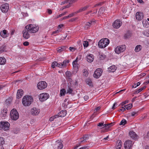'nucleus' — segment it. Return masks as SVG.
Masks as SVG:
<instances>
[{
  "instance_id": "27",
  "label": "nucleus",
  "mask_w": 149,
  "mask_h": 149,
  "mask_svg": "<svg viewBox=\"0 0 149 149\" xmlns=\"http://www.w3.org/2000/svg\"><path fill=\"white\" fill-rule=\"evenodd\" d=\"M109 71L110 72H114L116 69V68L115 65H112L108 68Z\"/></svg>"
},
{
  "instance_id": "61",
  "label": "nucleus",
  "mask_w": 149,
  "mask_h": 149,
  "mask_svg": "<svg viewBox=\"0 0 149 149\" xmlns=\"http://www.w3.org/2000/svg\"><path fill=\"white\" fill-rule=\"evenodd\" d=\"M91 26V25H90V24H88V22H87L85 28L88 29Z\"/></svg>"
},
{
  "instance_id": "31",
  "label": "nucleus",
  "mask_w": 149,
  "mask_h": 149,
  "mask_svg": "<svg viewBox=\"0 0 149 149\" xmlns=\"http://www.w3.org/2000/svg\"><path fill=\"white\" fill-rule=\"evenodd\" d=\"M67 47L65 46H63L61 47H59L58 48L57 51L58 52H60L62 51L65 50Z\"/></svg>"
},
{
  "instance_id": "48",
  "label": "nucleus",
  "mask_w": 149,
  "mask_h": 149,
  "mask_svg": "<svg viewBox=\"0 0 149 149\" xmlns=\"http://www.w3.org/2000/svg\"><path fill=\"white\" fill-rule=\"evenodd\" d=\"M5 47L4 46H2L0 47V53L4 52L5 50Z\"/></svg>"
},
{
  "instance_id": "43",
  "label": "nucleus",
  "mask_w": 149,
  "mask_h": 149,
  "mask_svg": "<svg viewBox=\"0 0 149 149\" xmlns=\"http://www.w3.org/2000/svg\"><path fill=\"white\" fill-rule=\"evenodd\" d=\"M127 123L126 120L125 119L122 120L120 123V125H124Z\"/></svg>"
},
{
  "instance_id": "22",
  "label": "nucleus",
  "mask_w": 149,
  "mask_h": 149,
  "mask_svg": "<svg viewBox=\"0 0 149 149\" xmlns=\"http://www.w3.org/2000/svg\"><path fill=\"white\" fill-rule=\"evenodd\" d=\"M23 94V92L22 90H18L17 91V98L19 99L21 98Z\"/></svg>"
},
{
  "instance_id": "50",
  "label": "nucleus",
  "mask_w": 149,
  "mask_h": 149,
  "mask_svg": "<svg viewBox=\"0 0 149 149\" xmlns=\"http://www.w3.org/2000/svg\"><path fill=\"white\" fill-rule=\"evenodd\" d=\"M141 83L139 82H138L136 84H134V85L132 86V88H136V87H137L138 86L140 85V84Z\"/></svg>"
},
{
  "instance_id": "24",
  "label": "nucleus",
  "mask_w": 149,
  "mask_h": 149,
  "mask_svg": "<svg viewBox=\"0 0 149 149\" xmlns=\"http://www.w3.org/2000/svg\"><path fill=\"white\" fill-rule=\"evenodd\" d=\"M89 7V6L87 5L84 7H83L80 8L77 11V13L81 12L83 11H84L87 10V8Z\"/></svg>"
},
{
  "instance_id": "58",
  "label": "nucleus",
  "mask_w": 149,
  "mask_h": 149,
  "mask_svg": "<svg viewBox=\"0 0 149 149\" xmlns=\"http://www.w3.org/2000/svg\"><path fill=\"white\" fill-rule=\"evenodd\" d=\"M100 109V107H96L94 110V112H97V111H99Z\"/></svg>"
},
{
  "instance_id": "21",
  "label": "nucleus",
  "mask_w": 149,
  "mask_h": 149,
  "mask_svg": "<svg viewBox=\"0 0 149 149\" xmlns=\"http://www.w3.org/2000/svg\"><path fill=\"white\" fill-rule=\"evenodd\" d=\"M129 135L130 137L133 139L135 140L137 139V136L134 132L133 131L130 132Z\"/></svg>"
},
{
  "instance_id": "10",
  "label": "nucleus",
  "mask_w": 149,
  "mask_h": 149,
  "mask_svg": "<svg viewBox=\"0 0 149 149\" xmlns=\"http://www.w3.org/2000/svg\"><path fill=\"white\" fill-rule=\"evenodd\" d=\"M61 140H58L55 142L54 146V149H62L63 145L61 143Z\"/></svg>"
},
{
  "instance_id": "47",
  "label": "nucleus",
  "mask_w": 149,
  "mask_h": 149,
  "mask_svg": "<svg viewBox=\"0 0 149 149\" xmlns=\"http://www.w3.org/2000/svg\"><path fill=\"white\" fill-rule=\"evenodd\" d=\"M77 11H76L75 12L71 14H70L68 16V18L72 17V16H73L74 15L76 14H77Z\"/></svg>"
},
{
  "instance_id": "4",
  "label": "nucleus",
  "mask_w": 149,
  "mask_h": 149,
  "mask_svg": "<svg viewBox=\"0 0 149 149\" xmlns=\"http://www.w3.org/2000/svg\"><path fill=\"white\" fill-rule=\"evenodd\" d=\"M10 114L11 119L13 120H16L19 118V113L15 109H13L10 111Z\"/></svg>"
},
{
  "instance_id": "57",
  "label": "nucleus",
  "mask_w": 149,
  "mask_h": 149,
  "mask_svg": "<svg viewBox=\"0 0 149 149\" xmlns=\"http://www.w3.org/2000/svg\"><path fill=\"white\" fill-rule=\"evenodd\" d=\"M29 44V43L28 41H25L23 43V45L25 46H27Z\"/></svg>"
},
{
  "instance_id": "1",
  "label": "nucleus",
  "mask_w": 149,
  "mask_h": 149,
  "mask_svg": "<svg viewBox=\"0 0 149 149\" xmlns=\"http://www.w3.org/2000/svg\"><path fill=\"white\" fill-rule=\"evenodd\" d=\"M33 99L32 97L26 95L24 96L22 100V103L24 106H30L33 102Z\"/></svg>"
},
{
  "instance_id": "59",
  "label": "nucleus",
  "mask_w": 149,
  "mask_h": 149,
  "mask_svg": "<svg viewBox=\"0 0 149 149\" xmlns=\"http://www.w3.org/2000/svg\"><path fill=\"white\" fill-rule=\"evenodd\" d=\"M137 112L134 111L132 112L131 113V116H134L136 115H137Z\"/></svg>"
},
{
  "instance_id": "11",
  "label": "nucleus",
  "mask_w": 149,
  "mask_h": 149,
  "mask_svg": "<svg viewBox=\"0 0 149 149\" xmlns=\"http://www.w3.org/2000/svg\"><path fill=\"white\" fill-rule=\"evenodd\" d=\"M9 6V4L7 3L2 4L0 7L1 11L4 13H6L8 10Z\"/></svg>"
},
{
  "instance_id": "34",
  "label": "nucleus",
  "mask_w": 149,
  "mask_h": 149,
  "mask_svg": "<svg viewBox=\"0 0 149 149\" xmlns=\"http://www.w3.org/2000/svg\"><path fill=\"white\" fill-rule=\"evenodd\" d=\"M132 36V33L131 32L128 31L125 34L124 37L125 38H129Z\"/></svg>"
},
{
  "instance_id": "54",
  "label": "nucleus",
  "mask_w": 149,
  "mask_h": 149,
  "mask_svg": "<svg viewBox=\"0 0 149 149\" xmlns=\"http://www.w3.org/2000/svg\"><path fill=\"white\" fill-rule=\"evenodd\" d=\"M141 91H142V90L141 89V88H140L135 91V93H136V94L138 93L139 92H140Z\"/></svg>"
},
{
  "instance_id": "53",
  "label": "nucleus",
  "mask_w": 149,
  "mask_h": 149,
  "mask_svg": "<svg viewBox=\"0 0 149 149\" xmlns=\"http://www.w3.org/2000/svg\"><path fill=\"white\" fill-rule=\"evenodd\" d=\"M57 66H58L59 68H64L63 67V65L62 63H57Z\"/></svg>"
},
{
  "instance_id": "8",
  "label": "nucleus",
  "mask_w": 149,
  "mask_h": 149,
  "mask_svg": "<svg viewBox=\"0 0 149 149\" xmlns=\"http://www.w3.org/2000/svg\"><path fill=\"white\" fill-rule=\"evenodd\" d=\"M102 70L101 68H97L93 74V77L96 78H98L102 74Z\"/></svg>"
},
{
  "instance_id": "64",
  "label": "nucleus",
  "mask_w": 149,
  "mask_h": 149,
  "mask_svg": "<svg viewBox=\"0 0 149 149\" xmlns=\"http://www.w3.org/2000/svg\"><path fill=\"white\" fill-rule=\"evenodd\" d=\"M77 18H72L69 20V22H73L77 19Z\"/></svg>"
},
{
  "instance_id": "39",
  "label": "nucleus",
  "mask_w": 149,
  "mask_h": 149,
  "mask_svg": "<svg viewBox=\"0 0 149 149\" xmlns=\"http://www.w3.org/2000/svg\"><path fill=\"white\" fill-rule=\"evenodd\" d=\"M132 104H129L127 105H125L124 107H125L126 109L127 110L130 109L132 108Z\"/></svg>"
},
{
  "instance_id": "52",
  "label": "nucleus",
  "mask_w": 149,
  "mask_h": 149,
  "mask_svg": "<svg viewBox=\"0 0 149 149\" xmlns=\"http://www.w3.org/2000/svg\"><path fill=\"white\" fill-rule=\"evenodd\" d=\"M104 122H102L101 123H99L97 125V126H98L100 127H103L102 126H104Z\"/></svg>"
},
{
  "instance_id": "12",
  "label": "nucleus",
  "mask_w": 149,
  "mask_h": 149,
  "mask_svg": "<svg viewBox=\"0 0 149 149\" xmlns=\"http://www.w3.org/2000/svg\"><path fill=\"white\" fill-rule=\"evenodd\" d=\"M122 24V22L120 20L117 19L115 20L113 24V26L116 29H118Z\"/></svg>"
},
{
  "instance_id": "60",
  "label": "nucleus",
  "mask_w": 149,
  "mask_h": 149,
  "mask_svg": "<svg viewBox=\"0 0 149 149\" xmlns=\"http://www.w3.org/2000/svg\"><path fill=\"white\" fill-rule=\"evenodd\" d=\"M125 108L124 107H122V108L120 110H118V111L120 112V111H125Z\"/></svg>"
},
{
  "instance_id": "18",
  "label": "nucleus",
  "mask_w": 149,
  "mask_h": 149,
  "mask_svg": "<svg viewBox=\"0 0 149 149\" xmlns=\"http://www.w3.org/2000/svg\"><path fill=\"white\" fill-rule=\"evenodd\" d=\"M144 15L143 13L141 12H137L136 15V19L139 21L141 20L143 18Z\"/></svg>"
},
{
  "instance_id": "56",
  "label": "nucleus",
  "mask_w": 149,
  "mask_h": 149,
  "mask_svg": "<svg viewBox=\"0 0 149 149\" xmlns=\"http://www.w3.org/2000/svg\"><path fill=\"white\" fill-rule=\"evenodd\" d=\"M70 7V4L69 3V4H68L67 5H66L65 6H64L63 8H62V9H61V10H63V9L64 8H69Z\"/></svg>"
},
{
  "instance_id": "42",
  "label": "nucleus",
  "mask_w": 149,
  "mask_h": 149,
  "mask_svg": "<svg viewBox=\"0 0 149 149\" xmlns=\"http://www.w3.org/2000/svg\"><path fill=\"white\" fill-rule=\"evenodd\" d=\"M77 58L73 62L72 64L74 67H77Z\"/></svg>"
},
{
  "instance_id": "46",
  "label": "nucleus",
  "mask_w": 149,
  "mask_h": 149,
  "mask_svg": "<svg viewBox=\"0 0 149 149\" xmlns=\"http://www.w3.org/2000/svg\"><path fill=\"white\" fill-rule=\"evenodd\" d=\"M57 62L56 61H54L52 63V68H54L56 66H57Z\"/></svg>"
},
{
  "instance_id": "6",
  "label": "nucleus",
  "mask_w": 149,
  "mask_h": 149,
  "mask_svg": "<svg viewBox=\"0 0 149 149\" xmlns=\"http://www.w3.org/2000/svg\"><path fill=\"white\" fill-rule=\"evenodd\" d=\"M126 47L125 45H122L117 46L115 49V52L119 54L125 51L126 49Z\"/></svg>"
},
{
  "instance_id": "9",
  "label": "nucleus",
  "mask_w": 149,
  "mask_h": 149,
  "mask_svg": "<svg viewBox=\"0 0 149 149\" xmlns=\"http://www.w3.org/2000/svg\"><path fill=\"white\" fill-rule=\"evenodd\" d=\"M47 86V84L44 81L40 82L37 84V87L38 89L40 90H42L45 88Z\"/></svg>"
},
{
  "instance_id": "14",
  "label": "nucleus",
  "mask_w": 149,
  "mask_h": 149,
  "mask_svg": "<svg viewBox=\"0 0 149 149\" xmlns=\"http://www.w3.org/2000/svg\"><path fill=\"white\" fill-rule=\"evenodd\" d=\"M40 111V109L36 107H33L31 109V112L32 115L36 116L39 114Z\"/></svg>"
},
{
  "instance_id": "16",
  "label": "nucleus",
  "mask_w": 149,
  "mask_h": 149,
  "mask_svg": "<svg viewBox=\"0 0 149 149\" xmlns=\"http://www.w3.org/2000/svg\"><path fill=\"white\" fill-rule=\"evenodd\" d=\"M132 142L130 140H127L124 143V147L125 149H130L132 145Z\"/></svg>"
},
{
  "instance_id": "41",
  "label": "nucleus",
  "mask_w": 149,
  "mask_h": 149,
  "mask_svg": "<svg viewBox=\"0 0 149 149\" xmlns=\"http://www.w3.org/2000/svg\"><path fill=\"white\" fill-rule=\"evenodd\" d=\"M83 71V75L85 77H87L88 74V72L87 70L86 69H84Z\"/></svg>"
},
{
  "instance_id": "37",
  "label": "nucleus",
  "mask_w": 149,
  "mask_h": 149,
  "mask_svg": "<svg viewBox=\"0 0 149 149\" xmlns=\"http://www.w3.org/2000/svg\"><path fill=\"white\" fill-rule=\"evenodd\" d=\"M73 91V90L72 88L68 86V88L67 90V93L71 94Z\"/></svg>"
},
{
  "instance_id": "35",
  "label": "nucleus",
  "mask_w": 149,
  "mask_h": 149,
  "mask_svg": "<svg viewBox=\"0 0 149 149\" xmlns=\"http://www.w3.org/2000/svg\"><path fill=\"white\" fill-rule=\"evenodd\" d=\"M142 23L144 27H148L149 26V24L148 22L146 20L143 21Z\"/></svg>"
},
{
  "instance_id": "62",
  "label": "nucleus",
  "mask_w": 149,
  "mask_h": 149,
  "mask_svg": "<svg viewBox=\"0 0 149 149\" xmlns=\"http://www.w3.org/2000/svg\"><path fill=\"white\" fill-rule=\"evenodd\" d=\"M68 0H67L66 1H64L61 2V5H63L64 4L66 3H68Z\"/></svg>"
},
{
  "instance_id": "36",
  "label": "nucleus",
  "mask_w": 149,
  "mask_h": 149,
  "mask_svg": "<svg viewBox=\"0 0 149 149\" xmlns=\"http://www.w3.org/2000/svg\"><path fill=\"white\" fill-rule=\"evenodd\" d=\"M122 142L120 140H118L117 141V148H121V147L122 146Z\"/></svg>"
},
{
  "instance_id": "2",
  "label": "nucleus",
  "mask_w": 149,
  "mask_h": 149,
  "mask_svg": "<svg viewBox=\"0 0 149 149\" xmlns=\"http://www.w3.org/2000/svg\"><path fill=\"white\" fill-rule=\"evenodd\" d=\"M109 43V40L107 38H104L100 40L98 43L99 47L101 48L105 47Z\"/></svg>"
},
{
  "instance_id": "29",
  "label": "nucleus",
  "mask_w": 149,
  "mask_h": 149,
  "mask_svg": "<svg viewBox=\"0 0 149 149\" xmlns=\"http://www.w3.org/2000/svg\"><path fill=\"white\" fill-rule=\"evenodd\" d=\"M86 84L90 86H93V83L91 79L90 78H88L86 80Z\"/></svg>"
},
{
  "instance_id": "13",
  "label": "nucleus",
  "mask_w": 149,
  "mask_h": 149,
  "mask_svg": "<svg viewBox=\"0 0 149 149\" xmlns=\"http://www.w3.org/2000/svg\"><path fill=\"white\" fill-rule=\"evenodd\" d=\"M29 33L28 29H26V27L25 26L24 30L22 31L23 37L26 39L29 38L30 36Z\"/></svg>"
},
{
  "instance_id": "17",
  "label": "nucleus",
  "mask_w": 149,
  "mask_h": 149,
  "mask_svg": "<svg viewBox=\"0 0 149 149\" xmlns=\"http://www.w3.org/2000/svg\"><path fill=\"white\" fill-rule=\"evenodd\" d=\"M111 126L112 123L104 124V126L101 128V129H103L104 130L103 131L102 130L101 132H105L108 131L109 128L111 127Z\"/></svg>"
},
{
  "instance_id": "32",
  "label": "nucleus",
  "mask_w": 149,
  "mask_h": 149,
  "mask_svg": "<svg viewBox=\"0 0 149 149\" xmlns=\"http://www.w3.org/2000/svg\"><path fill=\"white\" fill-rule=\"evenodd\" d=\"M66 93V90L65 89L63 88L60 91V96H64Z\"/></svg>"
},
{
  "instance_id": "3",
  "label": "nucleus",
  "mask_w": 149,
  "mask_h": 149,
  "mask_svg": "<svg viewBox=\"0 0 149 149\" xmlns=\"http://www.w3.org/2000/svg\"><path fill=\"white\" fill-rule=\"evenodd\" d=\"M26 29H28L30 33H35L39 29V27L36 25L33 24H29L26 26Z\"/></svg>"
},
{
  "instance_id": "51",
  "label": "nucleus",
  "mask_w": 149,
  "mask_h": 149,
  "mask_svg": "<svg viewBox=\"0 0 149 149\" xmlns=\"http://www.w3.org/2000/svg\"><path fill=\"white\" fill-rule=\"evenodd\" d=\"M95 24V21H90L89 22H88V24H90L91 26L94 25Z\"/></svg>"
},
{
  "instance_id": "49",
  "label": "nucleus",
  "mask_w": 149,
  "mask_h": 149,
  "mask_svg": "<svg viewBox=\"0 0 149 149\" xmlns=\"http://www.w3.org/2000/svg\"><path fill=\"white\" fill-rule=\"evenodd\" d=\"M83 45H84V47H87L88 45V42L86 41H85L84 42V43H83Z\"/></svg>"
},
{
  "instance_id": "45",
  "label": "nucleus",
  "mask_w": 149,
  "mask_h": 149,
  "mask_svg": "<svg viewBox=\"0 0 149 149\" xmlns=\"http://www.w3.org/2000/svg\"><path fill=\"white\" fill-rule=\"evenodd\" d=\"M105 11V8L104 7H101L99 9V13L100 14L103 13Z\"/></svg>"
},
{
  "instance_id": "40",
  "label": "nucleus",
  "mask_w": 149,
  "mask_h": 149,
  "mask_svg": "<svg viewBox=\"0 0 149 149\" xmlns=\"http://www.w3.org/2000/svg\"><path fill=\"white\" fill-rule=\"evenodd\" d=\"M69 63V61L68 60L64 61L62 63L63 65L64 68L65 67L67 64Z\"/></svg>"
},
{
  "instance_id": "5",
  "label": "nucleus",
  "mask_w": 149,
  "mask_h": 149,
  "mask_svg": "<svg viewBox=\"0 0 149 149\" xmlns=\"http://www.w3.org/2000/svg\"><path fill=\"white\" fill-rule=\"evenodd\" d=\"M10 125L9 123L6 121H1L0 123V127L5 131L9 129Z\"/></svg>"
},
{
  "instance_id": "38",
  "label": "nucleus",
  "mask_w": 149,
  "mask_h": 149,
  "mask_svg": "<svg viewBox=\"0 0 149 149\" xmlns=\"http://www.w3.org/2000/svg\"><path fill=\"white\" fill-rule=\"evenodd\" d=\"M143 34L147 37L149 36V30L144 31L143 32Z\"/></svg>"
},
{
  "instance_id": "44",
  "label": "nucleus",
  "mask_w": 149,
  "mask_h": 149,
  "mask_svg": "<svg viewBox=\"0 0 149 149\" xmlns=\"http://www.w3.org/2000/svg\"><path fill=\"white\" fill-rule=\"evenodd\" d=\"M5 143V141L2 137H0V145H3Z\"/></svg>"
},
{
  "instance_id": "28",
  "label": "nucleus",
  "mask_w": 149,
  "mask_h": 149,
  "mask_svg": "<svg viewBox=\"0 0 149 149\" xmlns=\"http://www.w3.org/2000/svg\"><path fill=\"white\" fill-rule=\"evenodd\" d=\"M142 46L141 45H137L135 47L134 50L136 52H138L141 50Z\"/></svg>"
},
{
  "instance_id": "33",
  "label": "nucleus",
  "mask_w": 149,
  "mask_h": 149,
  "mask_svg": "<svg viewBox=\"0 0 149 149\" xmlns=\"http://www.w3.org/2000/svg\"><path fill=\"white\" fill-rule=\"evenodd\" d=\"M99 57L100 59L103 60L106 57V56L103 53H99Z\"/></svg>"
},
{
  "instance_id": "19",
  "label": "nucleus",
  "mask_w": 149,
  "mask_h": 149,
  "mask_svg": "<svg viewBox=\"0 0 149 149\" xmlns=\"http://www.w3.org/2000/svg\"><path fill=\"white\" fill-rule=\"evenodd\" d=\"M89 138V135L87 134H85L83 136V137L81 138L79 141V142L84 143L86 142L88 140Z\"/></svg>"
},
{
  "instance_id": "15",
  "label": "nucleus",
  "mask_w": 149,
  "mask_h": 149,
  "mask_svg": "<svg viewBox=\"0 0 149 149\" xmlns=\"http://www.w3.org/2000/svg\"><path fill=\"white\" fill-rule=\"evenodd\" d=\"M65 75L67 80L68 82H69V83H70L71 84L73 81H72L71 78L72 74L71 72L69 71H67L65 72Z\"/></svg>"
},
{
  "instance_id": "25",
  "label": "nucleus",
  "mask_w": 149,
  "mask_h": 149,
  "mask_svg": "<svg viewBox=\"0 0 149 149\" xmlns=\"http://www.w3.org/2000/svg\"><path fill=\"white\" fill-rule=\"evenodd\" d=\"M67 114V111L66 110H62L58 113V116L59 117H63L65 116Z\"/></svg>"
},
{
  "instance_id": "55",
  "label": "nucleus",
  "mask_w": 149,
  "mask_h": 149,
  "mask_svg": "<svg viewBox=\"0 0 149 149\" xmlns=\"http://www.w3.org/2000/svg\"><path fill=\"white\" fill-rule=\"evenodd\" d=\"M67 13V12H65L64 13H63L59 15L58 17H61L62 16L65 15V14Z\"/></svg>"
},
{
  "instance_id": "23",
  "label": "nucleus",
  "mask_w": 149,
  "mask_h": 149,
  "mask_svg": "<svg viewBox=\"0 0 149 149\" xmlns=\"http://www.w3.org/2000/svg\"><path fill=\"white\" fill-rule=\"evenodd\" d=\"M8 34L7 33V31L6 30H4L0 32L1 36L3 38H6L8 36Z\"/></svg>"
},
{
  "instance_id": "63",
  "label": "nucleus",
  "mask_w": 149,
  "mask_h": 149,
  "mask_svg": "<svg viewBox=\"0 0 149 149\" xmlns=\"http://www.w3.org/2000/svg\"><path fill=\"white\" fill-rule=\"evenodd\" d=\"M60 31L59 30H56L53 32V34L54 33H59V32H60Z\"/></svg>"
},
{
  "instance_id": "26",
  "label": "nucleus",
  "mask_w": 149,
  "mask_h": 149,
  "mask_svg": "<svg viewBox=\"0 0 149 149\" xmlns=\"http://www.w3.org/2000/svg\"><path fill=\"white\" fill-rule=\"evenodd\" d=\"M7 112V111L6 109H3L1 111V116L3 119L5 118V117L6 116Z\"/></svg>"
},
{
  "instance_id": "20",
  "label": "nucleus",
  "mask_w": 149,
  "mask_h": 149,
  "mask_svg": "<svg viewBox=\"0 0 149 149\" xmlns=\"http://www.w3.org/2000/svg\"><path fill=\"white\" fill-rule=\"evenodd\" d=\"M86 58L87 61L90 63L92 62L94 59L93 55L91 54H89L87 55Z\"/></svg>"
},
{
  "instance_id": "30",
  "label": "nucleus",
  "mask_w": 149,
  "mask_h": 149,
  "mask_svg": "<svg viewBox=\"0 0 149 149\" xmlns=\"http://www.w3.org/2000/svg\"><path fill=\"white\" fill-rule=\"evenodd\" d=\"M6 59L4 57H0V65H4L6 62Z\"/></svg>"
},
{
  "instance_id": "7",
  "label": "nucleus",
  "mask_w": 149,
  "mask_h": 149,
  "mask_svg": "<svg viewBox=\"0 0 149 149\" xmlns=\"http://www.w3.org/2000/svg\"><path fill=\"white\" fill-rule=\"evenodd\" d=\"M49 95L47 93H42L39 95V98L41 102H44L47 100L49 97Z\"/></svg>"
}]
</instances>
